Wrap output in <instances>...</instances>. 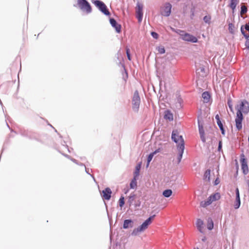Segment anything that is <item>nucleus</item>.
I'll list each match as a JSON object with an SVG mask.
<instances>
[{"instance_id": "18", "label": "nucleus", "mask_w": 249, "mask_h": 249, "mask_svg": "<svg viewBox=\"0 0 249 249\" xmlns=\"http://www.w3.org/2000/svg\"><path fill=\"white\" fill-rule=\"evenodd\" d=\"M164 118L170 121L173 120V114L169 110H166L164 112Z\"/></svg>"}, {"instance_id": "11", "label": "nucleus", "mask_w": 249, "mask_h": 249, "mask_svg": "<svg viewBox=\"0 0 249 249\" xmlns=\"http://www.w3.org/2000/svg\"><path fill=\"white\" fill-rule=\"evenodd\" d=\"M182 39L185 41H189L193 43L197 42V38L194 36L188 33L181 35Z\"/></svg>"}, {"instance_id": "20", "label": "nucleus", "mask_w": 249, "mask_h": 249, "mask_svg": "<svg viewBox=\"0 0 249 249\" xmlns=\"http://www.w3.org/2000/svg\"><path fill=\"white\" fill-rule=\"evenodd\" d=\"M178 153H179V154H178V163H179L181 161V160L182 159V155H183V152H184V146H183L182 145L181 147H178Z\"/></svg>"}, {"instance_id": "33", "label": "nucleus", "mask_w": 249, "mask_h": 249, "mask_svg": "<svg viewBox=\"0 0 249 249\" xmlns=\"http://www.w3.org/2000/svg\"><path fill=\"white\" fill-rule=\"evenodd\" d=\"M234 25L232 23L229 24V30L230 33H233Z\"/></svg>"}, {"instance_id": "8", "label": "nucleus", "mask_w": 249, "mask_h": 249, "mask_svg": "<svg viewBox=\"0 0 249 249\" xmlns=\"http://www.w3.org/2000/svg\"><path fill=\"white\" fill-rule=\"evenodd\" d=\"M240 162L241 163V169L244 175H247L249 173V168L247 163V160L244 158L243 154L241 156Z\"/></svg>"}, {"instance_id": "13", "label": "nucleus", "mask_w": 249, "mask_h": 249, "mask_svg": "<svg viewBox=\"0 0 249 249\" xmlns=\"http://www.w3.org/2000/svg\"><path fill=\"white\" fill-rule=\"evenodd\" d=\"M235 194H236V198L234 204V207L235 209H237L239 208L241 204L240 198V194L239 189L238 188H236L235 190Z\"/></svg>"}, {"instance_id": "45", "label": "nucleus", "mask_w": 249, "mask_h": 249, "mask_svg": "<svg viewBox=\"0 0 249 249\" xmlns=\"http://www.w3.org/2000/svg\"><path fill=\"white\" fill-rule=\"evenodd\" d=\"M228 105H229V107L231 108V110H232V106L229 103V102H228Z\"/></svg>"}, {"instance_id": "9", "label": "nucleus", "mask_w": 249, "mask_h": 249, "mask_svg": "<svg viewBox=\"0 0 249 249\" xmlns=\"http://www.w3.org/2000/svg\"><path fill=\"white\" fill-rule=\"evenodd\" d=\"M142 8L143 6L142 4L138 3L136 6V17L138 19L139 22H141L142 17H143V12H142Z\"/></svg>"}, {"instance_id": "6", "label": "nucleus", "mask_w": 249, "mask_h": 249, "mask_svg": "<svg viewBox=\"0 0 249 249\" xmlns=\"http://www.w3.org/2000/svg\"><path fill=\"white\" fill-rule=\"evenodd\" d=\"M93 3L105 15L107 16H109L110 15V12L108 10L106 4L103 2L99 0H95Z\"/></svg>"}, {"instance_id": "27", "label": "nucleus", "mask_w": 249, "mask_h": 249, "mask_svg": "<svg viewBox=\"0 0 249 249\" xmlns=\"http://www.w3.org/2000/svg\"><path fill=\"white\" fill-rule=\"evenodd\" d=\"M162 194L165 197H168L172 195V191L171 189L165 190L163 192Z\"/></svg>"}, {"instance_id": "22", "label": "nucleus", "mask_w": 249, "mask_h": 249, "mask_svg": "<svg viewBox=\"0 0 249 249\" xmlns=\"http://www.w3.org/2000/svg\"><path fill=\"white\" fill-rule=\"evenodd\" d=\"M137 178L134 177L132 179L130 183V189H136L137 187Z\"/></svg>"}, {"instance_id": "29", "label": "nucleus", "mask_w": 249, "mask_h": 249, "mask_svg": "<svg viewBox=\"0 0 249 249\" xmlns=\"http://www.w3.org/2000/svg\"><path fill=\"white\" fill-rule=\"evenodd\" d=\"M198 128L199 134H205L203 126L202 124H200L199 121H198Z\"/></svg>"}, {"instance_id": "17", "label": "nucleus", "mask_w": 249, "mask_h": 249, "mask_svg": "<svg viewBox=\"0 0 249 249\" xmlns=\"http://www.w3.org/2000/svg\"><path fill=\"white\" fill-rule=\"evenodd\" d=\"M239 1L238 0H230L229 7L232 9V12L234 13L236 7L238 4Z\"/></svg>"}, {"instance_id": "26", "label": "nucleus", "mask_w": 249, "mask_h": 249, "mask_svg": "<svg viewBox=\"0 0 249 249\" xmlns=\"http://www.w3.org/2000/svg\"><path fill=\"white\" fill-rule=\"evenodd\" d=\"M183 101L180 96L177 97V102L176 103V107L178 108L181 107V104Z\"/></svg>"}, {"instance_id": "21", "label": "nucleus", "mask_w": 249, "mask_h": 249, "mask_svg": "<svg viewBox=\"0 0 249 249\" xmlns=\"http://www.w3.org/2000/svg\"><path fill=\"white\" fill-rule=\"evenodd\" d=\"M133 221L130 219H126L124 221L123 224V228L124 229H127L129 227H132Z\"/></svg>"}, {"instance_id": "36", "label": "nucleus", "mask_w": 249, "mask_h": 249, "mask_svg": "<svg viewBox=\"0 0 249 249\" xmlns=\"http://www.w3.org/2000/svg\"><path fill=\"white\" fill-rule=\"evenodd\" d=\"M151 36H152V37L155 39H158V37H159V35L158 34L156 33V32H152L151 33Z\"/></svg>"}, {"instance_id": "30", "label": "nucleus", "mask_w": 249, "mask_h": 249, "mask_svg": "<svg viewBox=\"0 0 249 249\" xmlns=\"http://www.w3.org/2000/svg\"><path fill=\"white\" fill-rule=\"evenodd\" d=\"M211 19V17L210 15L206 16L203 18L204 21L206 23H210Z\"/></svg>"}, {"instance_id": "43", "label": "nucleus", "mask_w": 249, "mask_h": 249, "mask_svg": "<svg viewBox=\"0 0 249 249\" xmlns=\"http://www.w3.org/2000/svg\"><path fill=\"white\" fill-rule=\"evenodd\" d=\"M246 46L248 47V48H249V39H248L246 42Z\"/></svg>"}, {"instance_id": "12", "label": "nucleus", "mask_w": 249, "mask_h": 249, "mask_svg": "<svg viewBox=\"0 0 249 249\" xmlns=\"http://www.w3.org/2000/svg\"><path fill=\"white\" fill-rule=\"evenodd\" d=\"M238 110H240L241 112L248 113L249 111V103L246 100L241 102L239 108Z\"/></svg>"}, {"instance_id": "1", "label": "nucleus", "mask_w": 249, "mask_h": 249, "mask_svg": "<svg viewBox=\"0 0 249 249\" xmlns=\"http://www.w3.org/2000/svg\"><path fill=\"white\" fill-rule=\"evenodd\" d=\"M155 217V215H153L152 216H150L148 219H147L142 224L138 227L137 228H135L133 230L132 232V235H137L140 232H142L146 230L148 226L152 223L153 220Z\"/></svg>"}, {"instance_id": "38", "label": "nucleus", "mask_w": 249, "mask_h": 249, "mask_svg": "<svg viewBox=\"0 0 249 249\" xmlns=\"http://www.w3.org/2000/svg\"><path fill=\"white\" fill-rule=\"evenodd\" d=\"M200 138H201V140H202V141L203 142H206L205 134H200Z\"/></svg>"}, {"instance_id": "5", "label": "nucleus", "mask_w": 249, "mask_h": 249, "mask_svg": "<svg viewBox=\"0 0 249 249\" xmlns=\"http://www.w3.org/2000/svg\"><path fill=\"white\" fill-rule=\"evenodd\" d=\"M140 104V97L138 90H136L132 98V108L134 111L137 112L139 110Z\"/></svg>"}, {"instance_id": "39", "label": "nucleus", "mask_w": 249, "mask_h": 249, "mask_svg": "<svg viewBox=\"0 0 249 249\" xmlns=\"http://www.w3.org/2000/svg\"><path fill=\"white\" fill-rule=\"evenodd\" d=\"M222 142L221 141H219V144H218V150L219 151H220L221 150V149H222Z\"/></svg>"}, {"instance_id": "42", "label": "nucleus", "mask_w": 249, "mask_h": 249, "mask_svg": "<svg viewBox=\"0 0 249 249\" xmlns=\"http://www.w3.org/2000/svg\"><path fill=\"white\" fill-rule=\"evenodd\" d=\"M215 119H216L217 122L219 121H220L219 116V115L218 114H217L215 116Z\"/></svg>"}, {"instance_id": "47", "label": "nucleus", "mask_w": 249, "mask_h": 249, "mask_svg": "<svg viewBox=\"0 0 249 249\" xmlns=\"http://www.w3.org/2000/svg\"><path fill=\"white\" fill-rule=\"evenodd\" d=\"M203 241H204L205 240V237H204V238H203L202 239Z\"/></svg>"}, {"instance_id": "48", "label": "nucleus", "mask_w": 249, "mask_h": 249, "mask_svg": "<svg viewBox=\"0 0 249 249\" xmlns=\"http://www.w3.org/2000/svg\"><path fill=\"white\" fill-rule=\"evenodd\" d=\"M248 182H249V181H248Z\"/></svg>"}, {"instance_id": "10", "label": "nucleus", "mask_w": 249, "mask_h": 249, "mask_svg": "<svg viewBox=\"0 0 249 249\" xmlns=\"http://www.w3.org/2000/svg\"><path fill=\"white\" fill-rule=\"evenodd\" d=\"M172 8V5L169 3H166L165 4L163 7L162 8L161 13L162 15L168 17L171 14Z\"/></svg>"}, {"instance_id": "31", "label": "nucleus", "mask_w": 249, "mask_h": 249, "mask_svg": "<svg viewBox=\"0 0 249 249\" xmlns=\"http://www.w3.org/2000/svg\"><path fill=\"white\" fill-rule=\"evenodd\" d=\"M217 124L218 126L219 127L220 130H221L222 134L224 135V128L223 126V124H222L221 121H217Z\"/></svg>"}, {"instance_id": "15", "label": "nucleus", "mask_w": 249, "mask_h": 249, "mask_svg": "<svg viewBox=\"0 0 249 249\" xmlns=\"http://www.w3.org/2000/svg\"><path fill=\"white\" fill-rule=\"evenodd\" d=\"M111 191L110 188H107L102 191L103 197L106 200H109L111 197Z\"/></svg>"}, {"instance_id": "32", "label": "nucleus", "mask_w": 249, "mask_h": 249, "mask_svg": "<svg viewBox=\"0 0 249 249\" xmlns=\"http://www.w3.org/2000/svg\"><path fill=\"white\" fill-rule=\"evenodd\" d=\"M119 201L120 206L122 207L124 204V197L123 196L121 197Z\"/></svg>"}, {"instance_id": "4", "label": "nucleus", "mask_w": 249, "mask_h": 249, "mask_svg": "<svg viewBox=\"0 0 249 249\" xmlns=\"http://www.w3.org/2000/svg\"><path fill=\"white\" fill-rule=\"evenodd\" d=\"M79 8L86 14L91 13L92 11L90 4L86 0H79Z\"/></svg>"}, {"instance_id": "28", "label": "nucleus", "mask_w": 249, "mask_h": 249, "mask_svg": "<svg viewBox=\"0 0 249 249\" xmlns=\"http://www.w3.org/2000/svg\"><path fill=\"white\" fill-rule=\"evenodd\" d=\"M248 9L247 7L245 5H242L241 7V12L240 15L241 16H243L244 14L247 12Z\"/></svg>"}, {"instance_id": "34", "label": "nucleus", "mask_w": 249, "mask_h": 249, "mask_svg": "<svg viewBox=\"0 0 249 249\" xmlns=\"http://www.w3.org/2000/svg\"><path fill=\"white\" fill-rule=\"evenodd\" d=\"M126 55H127L128 59L129 61H130L131 60V58L130 54V50L129 48H126Z\"/></svg>"}, {"instance_id": "23", "label": "nucleus", "mask_w": 249, "mask_h": 249, "mask_svg": "<svg viewBox=\"0 0 249 249\" xmlns=\"http://www.w3.org/2000/svg\"><path fill=\"white\" fill-rule=\"evenodd\" d=\"M141 168V163L138 164L135 168V171L134 173V177L138 178L139 176L140 171Z\"/></svg>"}, {"instance_id": "2", "label": "nucleus", "mask_w": 249, "mask_h": 249, "mask_svg": "<svg viewBox=\"0 0 249 249\" xmlns=\"http://www.w3.org/2000/svg\"><path fill=\"white\" fill-rule=\"evenodd\" d=\"M221 197V196L219 193H215L211 195L207 199V200L202 201L200 202V206L202 207H206L213 202L219 200Z\"/></svg>"}, {"instance_id": "24", "label": "nucleus", "mask_w": 249, "mask_h": 249, "mask_svg": "<svg viewBox=\"0 0 249 249\" xmlns=\"http://www.w3.org/2000/svg\"><path fill=\"white\" fill-rule=\"evenodd\" d=\"M159 152V149H158V150H156V151H155L154 152L150 153L148 157V158H147V167L148 166L149 164V163L151 161V160H152V158L154 156V155L155 154H156V153H157L158 152Z\"/></svg>"}, {"instance_id": "35", "label": "nucleus", "mask_w": 249, "mask_h": 249, "mask_svg": "<svg viewBox=\"0 0 249 249\" xmlns=\"http://www.w3.org/2000/svg\"><path fill=\"white\" fill-rule=\"evenodd\" d=\"M158 51L160 54L164 53H165V49L163 47H160L158 48Z\"/></svg>"}, {"instance_id": "16", "label": "nucleus", "mask_w": 249, "mask_h": 249, "mask_svg": "<svg viewBox=\"0 0 249 249\" xmlns=\"http://www.w3.org/2000/svg\"><path fill=\"white\" fill-rule=\"evenodd\" d=\"M196 225L198 230L201 233L203 232L204 223L201 219H197Z\"/></svg>"}, {"instance_id": "25", "label": "nucleus", "mask_w": 249, "mask_h": 249, "mask_svg": "<svg viewBox=\"0 0 249 249\" xmlns=\"http://www.w3.org/2000/svg\"><path fill=\"white\" fill-rule=\"evenodd\" d=\"M207 226L209 230H212L213 228V223L211 218H209L207 220Z\"/></svg>"}, {"instance_id": "37", "label": "nucleus", "mask_w": 249, "mask_h": 249, "mask_svg": "<svg viewBox=\"0 0 249 249\" xmlns=\"http://www.w3.org/2000/svg\"><path fill=\"white\" fill-rule=\"evenodd\" d=\"M135 198V195H131L129 196V201L130 202V203H132V201L134 200Z\"/></svg>"}, {"instance_id": "41", "label": "nucleus", "mask_w": 249, "mask_h": 249, "mask_svg": "<svg viewBox=\"0 0 249 249\" xmlns=\"http://www.w3.org/2000/svg\"><path fill=\"white\" fill-rule=\"evenodd\" d=\"M241 32H242V33L244 35V36H245L247 38H248V37H249V36H247V35H246V34H245V32H244V31L243 30V29L242 27H241Z\"/></svg>"}, {"instance_id": "7", "label": "nucleus", "mask_w": 249, "mask_h": 249, "mask_svg": "<svg viewBox=\"0 0 249 249\" xmlns=\"http://www.w3.org/2000/svg\"><path fill=\"white\" fill-rule=\"evenodd\" d=\"M242 113L240 110H237L236 113V118L235 119L236 127L238 130H240L242 128V120H243Z\"/></svg>"}, {"instance_id": "19", "label": "nucleus", "mask_w": 249, "mask_h": 249, "mask_svg": "<svg viewBox=\"0 0 249 249\" xmlns=\"http://www.w3.org/2000/svg\"><path fill=\"white\" fill-rule=\"evenodd\" d=\"M202 97L203 99L204 103H208L210 99L211 96L208 92L205 91L202 93Z\"/></svg>"}, {"instance_id": "44", "label": "nucleus", "mask_w": 249, "mask_h": 249, "mask_svg": "<svg viewBox=\"0 0 249 249\" xmlns=\"http://www.w3.org/2000/svg\"><path fill=\"white\" fill-rule=\"evenodd\" d=\"M245 29L246 30L249 31V25L246 24L245 25Z\"/></svg>"}, {"instance_id": "40", "label": "nucleus", "mask_w": 249, "mask_h": 249, "mask_svg": "<svg viewBox=\"0 0 249 249\" xmlns=\"http://www.w3.org/2000/svg\"><path fill=\"white\" fill-rule=\"evenodd\" d=\"M210 175V170H207L205 172L204 176H205L206 178H207L208 176L209 177Z\"/></svg>"}, {"instance_id": "14", "label": "nucleus", "mask_w": 249, "mask_h": 249, "mask_svg": "<svg viewBox=\"0 0 249 249\" xmlns=\"http://www.w3.org/2000/svg\"><path fill=\"white\" fill-rule=\"evenodd\" d=\"M110 23L115 29L117 33H120L121 32V25L117 23L114 18L110 19Z\"/></svg>"}, {"instance_id": "3", "label": "nucleus", "mask_w": 249, "mask_h": 249, "mask_svg": "<svg viewBox=\"0 0 249 249\" xmlns=\"http://www.w3.org/2000/svg\"><path fill=\"white\" fill-rule=\"evenodd\" d=\"M172 139L177 144V147L184 146V141L181 135L179 134L177 130H174L172 132Z\"/></svg>"}, {"instance_id": "46", "label": "nucleus", "mask_w": 249, "mask_h": 249, "mask_svg": "<svg viewBox=\"0 0 249 249\" xmlns=\"http://www.w3.org/2000/svg\"><path fill=\"white\" fill-rule=\"evenodd\" d=\"M218 180L217 179H216L215 181V184L216 185L218 183V182H217Z\"/></svg>"}]
</instances>
